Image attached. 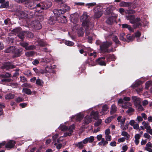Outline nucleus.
Listing matches in <instances>:
<instances>
[{"instance_id": "39448f33", "label": "nucleus", "mask_w": 152, "mask_h": 152, "mask_svg": "<svg viewBox=\"0 0 152 152\" xmlns=\"http://www.w3.org/2000/svg\"><path fill=\"white\" fill-rule=\"evenodd\" d=\"M127 19L130 20L131 23L134 24L133 26L135 28L138 27L142 25V23L139 22L140 21L141 19L140 18H137L136 19L134 15H129L126 16Z\"/></svg>"}, {"instance_id": "6e6552de", "label": "nucleus", "mask_w": 152, "mask_h": 152, "mask_svg": "<svg viewBox=\"0 0 152 152\" xmlns=\"http://www.w3.org/2000/svg\"><path fill=\"white\" fill-rule=\"evenodd\" d=\"M91 116L97 121L94 124L95 126H98L100 125L102 123V120L98 118L99 113L97 111H92L91 113Z\"/></svg>"}, {"instance_id": "f03ea898", "label": "nucleus", "mask_w": 152, "mask_h": 152, "mask_svg": "<svg viewBox=\"0 0 152 152\" xmlns=\"http://www.w3.org/2000/svg\"><path fill=\"white\" fill-rule=\"evenodd\" d=\"M96 43L97 45H100V49L102 53H110L113 51L112 49H108V48L112 45V43L110 42L106 41L102 42L101 41L98 40L96 41Z\"/></svg>"}, {"instance_id": "338daca9", "label": "nucleus", "mask_w": 152, "mask_h": 152, "mask_svg": "<svg viewBox=\"0 0 152 152\" xmlns=\"http://www.w3.org/2000/svg\"><path fill=\"white\" fill-rule=\"evenodd\" d=\"M23 101L24 99L23 98L20 97H18L16 100V101L17 102H20Z\"/></svg>"}, {"instance_id": "2eb2a0df", "label": "nucleus", "mask_w": 152, "mask_h": 152, "mask_svg": "<svg viewBox=\"0 0 152 152\" xmlns=\"http://www.w3.org/2000/svg\"><path fill=\"white\" fill-rule=\"evenodd\" d=\"M52 67L51 66H47L45 67V69L41 71V73L42 74L47 73H55V72L52 69Z\"/></svg>"}, {"instance_id": "423d86ee", "label": "nucleus", "mask_w": 152, "mask_h": 152, "mask_svg": "<svg viewBox=\"0 0 152 152\" xmlns=\"http://www.w3.org/2000/svg\"><path fill=\"white\" fill-rule=\"evenodd\" d=\"M130 100L129 97L126 96L124 97L123 99H119L118 101V105L123 108L127 109L129 106H131L132 105V104L128 102Z\"/></svg>"}, {"instance_id": "13d9d810", "label": "nucleus", "mask_w": 152, "mask_h": 152, "mask_svg": "<svg viewBox=\"0 0 152 152\" xmlns=\"http://www.w3.org/2000/svg\"><path fill=\"white\" fill-rule=\"evenodd\" d=\"M103 9H105V8H103V7L101 5L98 4L95 7L94 10H102Z\"/></svg>"}, {"instance_id": "0e129e2a", "label": "nucleus", "mask_w": 152, "mask_h": 152, "mask_svg": "<svg viewBox=\"0 0 152 152\" xmlns=\"http://www.w3.org/2000/svg\"><path fill=\"white\" fill-rule=\"evenodd\" d=\"M58 137V135L57 134H56L54 136H53L52 138L53 140V143H54L55 142H56V140Z\"/></svg>"}, {"instance_id": "f257e3e1", "label": "nucleus", "mask_w": 152, "mask_h": 152, "mask_svg": "<svg viewBox=\"0 0 152 152\" xmlns=\"http://www.w3.org/2000/svg\"><path fill=\"white\" fill-rule=\"evenodd\" d=\"M80 20L82 22V26L83 27H86V35L88 36L89 38L91 39V37L89 35L92 32V30L89 29L90 27H92L93 26V23L90 22L91 18L87 15L86 12H84L80 18Z\"/></svg>"}, {"instance_id": "9d476101", "label": "nucleus", "mask_w": 152, "mask_h": 152, "mask_svg": "<svg viewBox=\"0 0 152 152\" xmlns=\"http://www.w3.org/2000/svg\"><path fill=\"white\" fill-rule=\"evenodd\" d=\"M15 143V141L10 140L7 142L6 144L5 141L3 142L2 143H0V148H1L2 146L5 145V148L7 149H10L14 147Z\"/></svg>"}, {"instance_id": "4be33fe9", "label": "nucleus", "mask_w": 152, "mask_h": 152, "mask_svg": "<svg viewBox=\"0 0 152 152\" xmlns=\"http://www.w3.org/2000/svg\"><path fill=\"white\" fill-rule=\"evenodd\" d=\"M56 16H52L48 20V23L49 24L53 25L56 23V20H57V18Z\"/></svg>"}, {"instance_id": "f8f14e48", "label": "nucleus", "mask_w": 152, "mask_h": 152, "mask_svg": "<svg viewBox=\"0 0 152 152\" xmlns=\"http://www.w3.org/2000/svg\"><path fill=\"white\" fill-rule=\"evenodd\" d=\"M31 26L36 30H39L42 28L41 25L38 20L32 21L31 23Z\"/></svg>"}, {"instance_id": "c9c22d12", "label": "nucleus", "mask_w": 152, "mask_h": 152, "mask_svg": "<svg viewBox=\"0 0 152 152\" xmlns=\"http://www.w3.org/2000/svg\"><path fill=\"white\" fill-rule=\"evenodd\" d=\"M96 3L95 2H93L91 3H89L86 4V6L88 7V9H91V7L96 6Z\"/></svg>"}, {"instance_id": "20e7f679", "label": "nucleus", "mask_w": 152, "mask_h": 152, "mask_svg": "<svg viewBox=\"0 0 152 152\" xmlns=\"http://www.w3.org/2000/svg\"><path fill=\"white\" fill-rule=\"evenodd\" d=\"M94 140V137L93 136H91L89 137H87L82 141L75 144V146L78 147L79 149H83L84 146V144H87L88 142L89 143L92 142Z\"/></svg>"}, {"instance_id": "49530a36", "label": "nucleus", "mask_w": 152, "mask_h": 152, "mask_svg": "<svg viewBox=\"0 0 152 152\" xmlns=\"http://www.w3.org/2000/svg\"><path fill=\"white\" fill-rule=\"evenodd\" d=\"M38 45L41 46H44L46 44L45 42L40 39L38 40Z\"/></svg>"}, {"instance_id": "79ce46f5", "label": "nucleus", "mask_w": 152, "mask_h": 152, "mask_svg": "<svg viewBox=\"0 0 152 152\" xmlns=\"http://www.w3.org/2000/svg\"><path fill=\"white\" fill-rule=\"evenodd\" d=\"M141 83V82L140 81H136L134 83H133L132 85V87L133 88H135L139 86Z\"/></svg>"}, {"instance_id": "603ef678", "label": "nucleus", "mask_w": 152, "mask_h": 152, "mask_svg": "<svg viewBox=\"0 0 152 152\" xmlns=\"http://www.w3.org/2000/svg\"><path fill=\"white\" fill-rule=\"evenodd\" d=\"M11 67L10 63H8L4 64V66H3V68L8 69L9 68H10Z\"/></svg>"}, {"instance_id": "e433bc0d", "label": "nucleus", "mask_w": 152, "mask_h": 152, "mask_svg": "<svg viewBox=\"0 0 152 152\" xmlns=\"http://www.w3.org/2000/svg\"><path fill=\"white\" fill-rule=\"evenodd\" d=\"M26 32H20L18 35V37L21 39H22L24 37V36L26 34Z\"/></svg>"}, {"instance_id": "7c9ffc66", "label": "nucleus", "mask_w": 152, "mask_h": 152, "mask_svg": "<svg viewBox=\"0 0 152 152\" xmlns=\"http://www.w3.org/2000/svg\"><path fill=\"white\" fill-rule=\"evenodd\" d=\"M52 5V3L51 1H47L44 4V6L46 9H48Z\"/></svg>"}, {"instance_id": "a19ab883", "label": "nucleus", "mask_w": 152, "mask_h": 152, "mask_svg": "<svg viewBox=\"0 0 152 152\" xmlns=\"http://www.w3.org/2000/svg\"><path fill=\"white\" fill-rule=\"evenodd\" d=\"M36 84L40 86H42L44 83L41 80L38 79L36 80Z\"/></svg>"}, {"instance_id": "473e14b6", "label": "nucleus", "mask_w": 152, "mask_h": 152, "mask_svg": "<svg viewBox=\"0 0 152 152\" xmlns=\"http://www.w3.org/2000/svg\"><path fill=\"white\" fill-rule=\"evenodd\" d=\"M14 97V94L9 93L7 94L5 96V98L6 99H13Z\"/></svg>"}, {"instance_id": "69168bd1", "label": "nucleus", "mask_w": 152, "mask_h": 152, "mask_svg": "<svg viewBox=\"0 0 152 152\" xmlns=\"http://www.w3.org/2000/svg\"><path fill=\"white\" fill-rule=\"evenodd\" d=\"M74 15H70L71 17V20L72 21V20H74L73 22H74L75 23L76 21H77V17L75 18H74Z\"/></svg>"}, {"instance_id": "a18cd8bd", "label": "nucleus", "mask_w": 152, "mask_h": 152, "mask_svg": "<svg viewBox=\"0 0 152 152\" xmlns=\"http://www.w3.org/2000/svg\"><path fill=\"white\" fill-rule=\"evenodd\" d=\"M129 124L128 123H126V124L124 126V124H123L121 126V127L123 130H125L128 128Z\"/></svg>"}, {"instance_id": "ddd939ff", "label": "nucleus", "mask_w": 152, "mask_h": 152, "mask_svg": "<svg viewBox=\"0 0 152 152\" xmlns=\"http://www.w3.org/2000/svg\"><path fill=\"white\" fill-rule=\"evenodd\" d=\"M84 115L81 113H80L77 114L75 116H73L71 117V119H72L73 118H75L76 120L77 121H80L83 118Z\"/></svg>"}, {"instance_id": "de8ad7c7", "label": "nucleus", "mask_w": 152, "mask_h": 152, "mask_svg": "<svg viewBox=\"0 0 152 152\" xmlns=\"http://www.w3.org/2000/svg\"><path fill=\"white\" fill-rule=\"evenodd\" d=\"M22 86L23 87H27L28 88H31L32 86L31 85L28 83H26L23 84L22 85Z\"/></svg>"}, {"instance_id": "b1692460", "label": "nucleus", "mask_w": 152, "mask_h": 152, "mask_svg": "<svg viewBox=\"0 0 152 152\" xmlns=\"http://www.w3.org/2000/svg\"><path fill=\"white\" fill-rule=\"evenodd\" d=\"M94 11L95 14L94 15V17L95 18H99L102 14V11L99 10H94Z\"/></svg>"}, {"instance_id": "8fccbe9b", "label": "nucleus", "mask_w": 152, "mask_h": 152, "mask_svg": "<svg viewBox=\"0 0 152 152\" xmlns=\"http://www.w3.org/2000/svg\"><path fill=\"white\" fill-rule=\"evenodd\" d=\"M89 56L91 57H93V58H95L96 56V52L94 51L93 53H88Z\"/></svg>"}, {"instance_id": "f3484780", "label": "nucleus", "mask_w": 152, "mask_h": 152, "mask_svg": "<svg viewBox=\"0 0 152 152\" xmlns=\"http://www.w3.org/2000/svg\"><path fill=\"white\" fill-rule=\"evenodd\" d=\"M17 51V50H16L15 47L13 46L8 48L4 50V52L6 53H9L12 52L13 53L16 54V51Z\"/></svg>"}, {"instance_id": "a878e982", "label": "nucleus", "mask_w": 152, "mask_h": 152, "mask_svg": "<svg viewBox=\"0 0 152 152\" xmlns=\"http://www.w3.org/2000/svg\"><path fill=\"white\" fill-rule=\"evenodd\" d=\"M141 135L139 134H136L134 136L135 140H134V142L136 145L138 144L139 143V140L140 139Z\"/></svg>"}, {"instance_id": "1a4fd4ad", "label": "nucleus", "mask_w": 152, "mask_h": 152, "mask_svg": "<svg viewBox=\"0 0 152 152\" xmlns=\"http://www.w3.org/2000/svg\"><path fill=\"white\" fill-rule=\"evenodd\" d=\"M106 10V15H110V13L111 15V16L107 18L106 20V22L108 24H111L114 21H115V18L117 17V15H113V14L111 12V10Z\"/></svg>"}, {"instance_id": "680f3d73", "label": "nucleus", "mask_w": 152, "mask_h": 152, "mask_svg": "<svg viewBox=\"0 0 152 152\" xmlns=\"http://www.w3.org/2000/svg\"><path fill=\"white\" fill-rule=\"evenodd\" d=\"M26 34H27V37L29 38H32L33 37V34L31 32H26Z\"/></svg>"}, {"instance_id": "393cba45", "label": "nucleus", "mask_w": 152, "mask_h": 152, "mask_svg": "<svg viewBox=\"0 0 152 152\" xmlns=\"http://www.w3.org/2000/svg\"><path fill=\"white\" fill-rule=\"evenodd\" d=\"M117 119L118 121L120 123L121 126V125L124 124L126 119L121 116H119L118 117Z\"/></svg>"}, {"instance_id": "bf43d9fd", "label": "nucleus", "mask_w": 152, "mask_h": 152, "mask_svg": "<svg viewBox=\"0 0 152 152\" xmlns=\"http://www.w3.org/2000/svg\"><path fill=\"white\" fill-rule=\"evenodd\" d=\"M113 118L112 117H109L107 118L105 121L106 123L108 124L110 123L111 121Z\"/></svg>"}, {"instance_id": "864d4df0", "label": "nucleus", "mask_w": 152, "mask_h": 152, "mask_svg": "<svg viewBox=\"0 0 152 152\" xmlns=\"http://www.w3.org/2000/svg\"><path fill=\"white\" fill-rule=\"evenodd\" d=\"M136 108L139 110V111H142L143 110V108L140 103L139 104L135 106Z\"/></svg>"}, {"instance_id": "dca6fc26", "label": "nucleus", "mask_w": 152, "mask_h": 152, "mask_svg": "<svg viewBox=\"0 0 152 152\" xmlns=\"http://www.w3.org/2000/svg\"><path fill=\"white\" fill-rule=\"evenodd\" d=\"M63 140V137H61L59 138L57 140V142H55L54 143V145L56 146V148L58 149H60L62 146V144L61 143H58Z\"/></svg>"}, {"instance_id": "7ed1b4c3", "label": "nucleus", "mask_w": 152, "mask_h": 152, "mask_svg": "<svg viewBox=\"0 0 152 152\" xmlns=\"http://www.w3.org/2000/svg\"><path fill=\"white\" fill-rule=\"evenodd\" d=\"M75 126L73 124L69 126V128L67 127L64 124H61L59 127V129L61 130L65 131L68 130V132H67L64 133V135L62 136L63 137H66L67 136H71L73 132V130L75 129Z\"/></svg>"}, {"instance_id": "cd10ccee", "label": "nucleus", "mask_w": 152, "mask_h": 152, "mask_svg": "<svg viewBox=\"0 0 152 152\" xmlns=\"http://www.w3.org/2000/svg\"><path fill=\"white\" fill-rule=\"evenodd\" d=\"M117 110V108L115 104H113L111 107L110 113L111 114H113L115 113Z\"/></svg>"}, {"instance_id": "4468645a", "label": "nucleus", "mask_w": 152, "mask_h": 152, "mask_svg": "<svg viewBox=\"0 0 152 152\" xmlns=\"http://www.w3.org/2000/svg\"><path fill=\"white\" fill-rule=\"evenodd\" d=\"M79 28V26L78 25H77L74 27L73 29H76V30L77 31V32L79 36H82L84 34V31L82 28H80L78 29Z\"/></svg>"}, {"instance_id": "f704fd0d", "label": "nucleus", "mask_w": 152, "mask_h": 152, "mask_svg": "<svg viewBox=\"0 0 152 152\" xmlns=\"http://www.w3.org/2000/svg\"><path fill=\"white\" fill-rule=\"evenodd\" d=\"M129 5V3L124 1L121 2L119 4V5L120 7H128Z\"/></svg>"}, {"instance_id": "5fc2aeb1", "label": "nucleus", "mask_w": 152, "mask_h": 152, "mask_svg": "<svg viewBox=\"0 0 152 152\" xmlns=\"http://www.w3.org/2000/svg\"><path fill=\"white\" fill-rule=\"evenodd\" d=\"M121 135L122 136H125L127 138H129V135L128 134L127 132L125 131H123L121 132Z\"/></svg>"}, {"instance_id": "e2e57ef3", "label": "nucleus", "mask_w": 152, "mask_h": 152, "mask_svg": "<svg viewBox=\"0 0 152 152\" xmlns=\"http://www.w3.org/2000/svg\"><path fill=\"white\" fill-rule=\"evenodd\" d=\"M36 47L34 45H31L28 46L26 50H31L34 49Z\"/></svg>"}, {"instance_id": "72a5a7b5", "label": "nucleus", "mask_w": 152, "mask_h": 152, "mask_svg": "<svg viewBox=\"0 0 152 152\" xmlns=\"http://www.w3.org/2000/svg\"><path fill=\"white\" fill-rule=\"evenodd\" d=\"M9 6V1H7L4 3H2L1 5L0 8H7Z\"/></svg>"}, {"instance_id": "052dcab7", "label": "nucleus", "mask_w": 152, "mask_h": 152, "mask_svg": "<svg viewBox=\"0 0 152 152\" xmlns=\"http://www.w3.org/2000/svg\"><path fill=\"white\" fill-rule=\"evenodd\" d=\"M107 10H114L116 9L115 7L113 5H109L108 4H107Z\"/></svg>"}, {"instance_id": "58836bf2", "label": "nucleus", "mask_w": 152, "mask_h": 152, "mask_svg": "<svg viewBox=\"0 0 152 152\" xmlns=\"http://www.w3.org/2000/svg\"><path fill=\"white\" fill-rule=\"evenodd\" d=\"M35 53L33 51H30L26 53L25 54L27 56L30 57L34 55Z\"/></svg>"}, {"instance_id": "bb28decb", "label": "nucleus", "mask_w": 152, "mask_h": 152, "mask_svg": "<svg viewBox=\"0 0 152 152\" xmlns=\"http://www.w3.org/2000/svg\"><path fill=\"white\" fill-rule=\"evenodd\" d=\"M142 124L144 127L146 129V131L149 130L151 127L149 125V124L148 122L144 121L142 123Z\"/></svg>"}, {"instance_id": "6ab92c4d", "label": "nucleus", "mask_w": 152, "mask_h": 152, "mask_svg": "<svg viewBox=\"0 0 152 152\" xmlns=\"http://www.w3.org/2000/svg\"><path fill=\"white\" fill-rule=\"evenodd\" d=\"M89 115H86V116L83 120V124L84 125H87L90 123L92 121V117Z\"/></svg>"}, {"instance_id": "ea45409f", "label": "nucleus", "mask_w": 152, "mask_h": 152, "mask_svg": "<svg viewBox=\"0 0 152 152\" xmlns=\"http://www.w3.org/2000/svg\"><path fill=\"white\" fill-rule=\"evenodd\" d=\"M152 85V82L151 81H148L146 83L145 88L147 89Z\"/></svg>"}, {"instance_id": "09e8293b", "label": "nucleus", "mask_w": 152, "mask_h": 152, "mask_svg": "<svg viewBox=\"0 0 152 152\" xmlns=\"http://www.w3.org/2000/svg\"><path fill=\"white\" fill-rule=\"evenodd\" d=\"M20 44L22 46L24 47L26 50L27 49L26 48L28 47V44L26 42L20 43Z\"/></svg>"}, {"instance_id": "aec40b11", "label": "nucleus", "mask_w": 152, "mask_h": 152, "mask_svg": "<svg viewBox=\"0 0 152 152\" xmlns=\"http://www.w3.org/2000/svg\"><path fill=\"white\" fill-rule=\"evenodd\" d=\"M104 57H102L99 58L96 60V62L99 65L101 66H105L106 64L104 61Z\"/></svg>"}, {"instance_id": "3c124183", "label": "nucleus", "mask_w": 152, "mask_h": 152, "mask_svg": "<svg viewBox=\"0 0 152 152\" xmlns=\"http://www.w3.org/2000/svg\"><path fill=\"white\" fill-rule=\"evenodd\" d=\"M65 44L66 45L70 46H72L74 45V43L72 42L69 41H66Z\"/></svg>"}, {"instance_id": "9b49d317", "label": "nucleus", "mask_w": 152, "mask_h": 152, "mask_svg": "<svg viewBox=\"0 0 152 152\" xmlns=\"http://www.w3.org/2000/svg\"><path fill=\"white\" fill-rule=\"evenodd\" d=\"M11 76V75L8 73H6L5 74L1 75L0 77L4 78L2 80L1 83L2 84H5L6 83L10 82L11 80V79H7V78L10 77Z\"/></svg>"}, {"instance_id": "2f4dec72", "label": "nucleus", "mask_w": 152, "mask_h": 152, "mask_svg": "<svg viewBox=\"0 0 152 152\" xmlns=\"http://www.w3.org/2000/svg\"><path fill=\"white\" fill-rule=\"evenodd\" d=\"M119 11L121 14H122L124 12L128 14H133L135 12L134 10H119Z\"/></svg>"}, {"instance_id": "6e6d98bb", "label": "nucleus", "mask_w": 152, "mask_h": 152, "mask_svg": "<svg viewBox=\"0 0 152 152\" xmlns=\"http://www.w3.org/2000/svg\"><path fill=\"white\" fill-rule=\"evenodd\" d=\"M105 140L108 142V141H111L112 139L111 137L110 134L105 135Z\"/></svg>"}, {"instance_id": "c756f323", "label": "nucleus", "mask_w": 152, "mask_h": 152, "mask_svg": "<svg viewBox=\"0 0 152 152\" xmlns=\"http://www.w3.org/2000/svg\"><path fill=\"white\" fill-rule=\"evenodd\" d=\"M126 38L128 39L129 42H132L134 38V37L133 35H131L130 34H128L126 36Z\"/></svg>"}, {"instance_id": "a211bd4d", "label": "nucleus", "mask_w": 152, "mask_h": 152, "mask_svg": "<svg viewBox=\"0 0 152 152\" xmlns=\"http://www.w3.org/2000/svg\"><path fill=\"white\" fill-rule=\"evenodd\" d=\"M108 112V107L107 105H104L102 107V110L99 113V115L102 116L107 114Z\"/></svg>"}, {"instance_id": "4c0bfd02", "label": "nucleus", "mask_w": 152, "mask_h": 152, "mask_svg": "<svg viewBox=\"0 0 152 152\" xmlns=\"http://www.w3.org/2000/svg\"><path fill=\"white\" fill-rule=\"evenodd\" d=\"M21 31V28L20 27H18L13 29L12 31L14 33H20Z\"/></svg>"}, {"instance_id": "0eeeda50", "label": "nucleus", "mask_w": 152, "mask_h": 152, "mask_svg": "<svg viewBox=\"0 0 152 152\" xmlns=\"http://www.w3.org/2000/svg\"><path fill=\"white\" fill-rule=\"evenodd\" d=\"M62 10H53V12L54 13L55 15L57 18V20L59 19H60V21H59L61 23H65L67 22V20L66 17L64 16H61L62 14Z\"/></svg>"}, {"instance_id": "774afa93", "label": "nucleus", "mask_w": 152, "mask_h": 152, "mask_svg": "<svg viewBox=\"0 0 152 152\" xmlns=\"http://www.w3.org/2000/svg\"><path fill=\"white\" fill-rule=\"evenodd\" d=\"M125 139L126 138L125 137H122L118 139V141L119 143L123 142L125 141Z\"/></svg>"}, {"instance_id": "37998d69", "label": "nucleus", "mask_w": 152, "mask_h": 152, "mask_svg": "<svg viewBox=\"0 0 152 152\" xmlns=\"http://www.w3.org/2000/svg\"><path fill=\"white\" fill-rule=\"evenodd\" d=\"M108 60L109 61H114L115 59V58L114 55H109L107 57Z\"/></svg>"}, {"instance_id": "c03bdc74", "label": "nucleus", "mask_w": 152, "mask_h": 152, "mask_svg": "<svg viewBox=\"0 0 152 152\" xmlns=\"http://www.w3.org/2000/svg\"><path fill=\"white\" fill-rule=\"evenodd\" d=\"M152 148V144L150 142H148L146 145L145 149L146 150Z\"/></svg>"}, {"instance_id": "5701e85b", "label": "nucleus", "mask_w": 152, "mask_h": 152, "mask_svg": "<svg viewBox=\"0 0 152 152\" xmlns=\"http://www.w3.org/2000/svg\"><path fill=\"white\" fill-rule=\"evenodd\" d=\"M122 27L123 28H127L130 32L134 31L133 28L131 26L126 24H122Z\"/></svg>"}, {"instance_id": "4d7b16f0", "label": "nucleus", "mask_w": 152, "mask_h": 152, "mask_svg": "<svg viewBox=\"0 0 152 152\" xmlns=\"http://www.w3.org/2000/svg\"><path fill=\"white\" fill-rule=\"evenodd\" d=\"M130 107V106H129V107L127 108H128V109L126 111V112L128 113H129L133 112L134 111V109L131 107Z\"/></svg>"}, {"instance_id": "412c9836", "label": "nucleus", "mask_w": 152, "mask_h": 152, "mask_svg": "<svg viewBox=\"0 0 152 152\" xmlns=\"http://www.w3.org/2000/svg\"><path fill=\"white\" fill-rule=\"evenodd\" d=\"M132 99L135 106L141 103L140 99L138 97L136 96H133L132 97Z\"/></svg>"}, {"instance_id": "c85d7f7f", "label": "nucleus", "mask_w": 152, "mask_h": 152, "mask_svg": "<svg viewBox=\"0 0 152 152\" xmlns=\"http://www.w3.org/2000/svg\"><path fill=\"white\" fill-rule=\"evenodd\" d=\"M22 92L28 95H31L32 93L30 89L26 88H23L22 89Z\"/></svg>"}]
</instances>
